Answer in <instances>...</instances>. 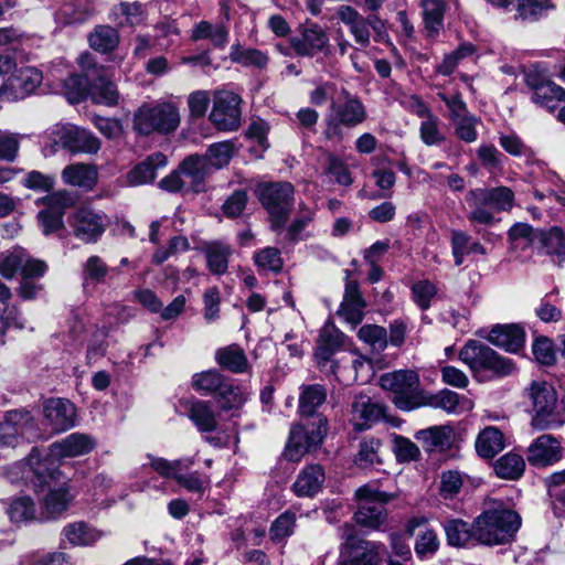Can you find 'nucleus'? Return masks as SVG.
I'll list each match as a JSON object with an SVG mask.
<instances>
[{
	"label": "nucleus",
	"mask_w": 565,
	"mask_h": 565,
	"mask_svg": "<svg viewBox=\"0 0 565 565\" xmlns=\"http://www.w3.org/2000/svg\"><path fill=\"white\" fill-rule=\"evenodd\" d=\"M521 525L522 518L515 510L493 501L476 518L477 544L490 547L511 544Z\"/></svg>",
	"instance_id": "nucleus-1"
},
{
	"label": "nucleus",
	"mask_w": 565,
	"mask_h": 565,
	"mask_svg": "<svg viewBox=\"0 0 565 565\" xmlns=\"http://www.w3.org/2000/svg\"><path fill=\"white\" fill-rule=\"evenodd\" d=\"M337 18L349 28L351 35L361 47H367L371 43L369 29V17H363L351 6H340L337 10Z\"/></svg>",
	"instance_id": "nucleus-22"
},
{
	"label": "nucleus",
	"mask_w": 565,
	"mask_h": 565,
	"mask_svg": "<svg viewBox=\"0 0 565 565\" xmlns=\"http://www.w3.org/2000/svg\"><path fill=\"white\" fill-rule=\"evenodd\" d=\"M179 168L188 182L189 192L200 193L205 191V180L213 172L200 154H191L184 158Z\"/></svg>",
	"instance_id": "nucleus-21"
},
{
	"label": "nucleus",
	"mask_w": 565,
	"mask_h": 565,
	"mask_svg": "<svg viewBox=\"0 0 565 565\" xmlns=\"http://www.w3.org/2000/svg\"><path fill=\"white\" fill-rule=\"evenodd\" d=\"M386 407L373 402L367 395H358L352 403L351 422L355 430L362 431L370 428L373 424L385 418Z\"/></svg>",
	"instance_id": "nucleus-20"
},
{
	"label": "nucleus",
	"mask_w": 565,
	"mask_h": 565,
	"mask_svg": "<svg viewBox=\"0 0 565 565\" xmlns=\"http://www.w3.org/2000/svg\"><path fill=\"white\" fill-rule=\"evenodd\" d=\"M447 543L455 547L477 544L476 519L470 524L461 519H448L443 524Z\"/></svg>",
	"instance_id": "nucleus-28"
},
{
	"label": "nucleus",
	"mask_w": 565,
	"mask_h": 565,
	"mask_svg": "<svg viewBox=\"0 0 565 565\" xmlns=\"http://www.w3.org/2000/svg\"><path fill=\"white\" fill-rule=\"evenodd\" d=\"M563 457L561 440L550 434H543L535 438L527 448L526 459L531 466L548 467Z\"/></svg>",
	"instance_id": "nucleus-14"
},
{
	"label": "nucleus",
	"mask_w": 565,
	"mask_h": 565,
	"mask_svg": "<svg viewBox=\"0 0 565 565\" xmlns=\"http://www.w3.org/2000/svg\"><path fill=\"white\" fill-rule=\"evenodd\" d=\"M192 40L209 39L214 46L224 47L228 40V30L223 24H211L207 21H201L194 25L191 34Z\"/></svg>",
	"instance_id": "nucleus-44"
},
{
	"label": "nucleus",
	"mask_w": 565,
	"mask_h": 565,
	"mask_svg": "<svg viewBox=\"0 0 565 565\" xmlns=\"http://www.w3.org/2000/svg\"><path fill=\"white\" fill-rule=\"evenodd\" d=\"M523 396L531 415V426L536 430L555 429L564 424L563 413L558 406V396L546 381H532L524 388Z\"/></svg>",
	"instance_id": "nucleus-2"
},
{
	"label": "nucleus",
	"mask_w": 565,
	"mask_h": 565,
	"mask_svg": "<svg viewBox=\"0 0 565 565\" xmlns=\"http://www.w3.org/2000/svg\"><path fill=\"white\" fill-rule=\"evenodd\" d=\"M382 440L367 436L362 438L354 462L361 468L374 467L383 463Z\"/></svg>",
	"instance_id": "nucleus-38"
},
{
	"label": "nucleus",
	"mask_w": 565,
	"mask_h": 565,
	"mask_svg": "<svg viewBox=\"0 0 565 565\" xmlns=\"http://www.w3.org/2000/svg\"><path fill=\"white\" fill-rule=\"evenodd\" d=\"M380 384L392 393V402L401 411L409 412L425 404V392L420 388L418 374L413 370L385 373L381 375Z\"/></svg>",
	"instance_id": "nucleus-3"
},
{
	"label": "nucleus",
	"mask_w": 565,
	"mask_h": 565,
	"mask_svg": "<svg viewBox=\"0 0 565 565\" xmlns=\"http://www.w3.org/2000/svg\"><path fill=\"white\" fill-rule=\"evenodd\" d=\"M327 434V418L318 415L306 425L291 428L285 455L289 460L297 461L312 447L320 445Z\"/></svg>",
	"instance_id": "nucleus-9"
},
{
	"label": "nucleus",
	"mask_w": 565,
	"mask_h": 565,
	"mask_svg": "<svg viewBox=\"0 0 565 565\" xmlns=\"http://www.w3.org/2000/svg\"><path fill=\"white\" fill-rule=\"evenodd\" d=\"M235 150V145L231 140L221 141L211 145L205 154L201 156L212 172L226 167Z\"/></svg>",
	"instance_id": "nucleus-43"
},
{
	"label": "nucleus",
	"mask_w": 565,
	"mask_h": 565,
	"mask_svg": "<svg viewBox=\"0 0 565 565\" xmlns=\"http://www.w3.org/2000/svg\"><path fill=\"white\" fill-rule=\"evenodd\" d=\"M358 337L374 352L384 351L388 344L387 330L377 324L362 326L358 331Z\"/></svg>",
	"instance_id": "nucleus-53"
},
{
	"label": "nucleus",
	"mask_w": 565,
	"mask_h": 565,
	"mask_svg": "<svg viewBox=\"0 0 565 565\" xmlns=\"http://www.w3.org/2000/svg\"><path fill=\"white\" fill-rule=\"evenodd\" d=\"M34 420L30 412L14 409L0 422V446H13L19 438H31Z\"/></svg>",
	"instance_id": "nucleus-12"
},
{
	"label": "nucleus",
	"mask_w": 565,
	"mask_h": 565,
	"mask_svg": "<svg viewBox=\"0 0 565 565\" xmlns=\"http://www.w3.org/2000/svg\"><path fill=\"white\" fill-rule=\"evenodd\" d=\"M342 102H331L327 116L326 137L342 138L341 127L354 128L366 119V109L361 99L347 89H342Z\"/></svg>",
	"instance_id": "nucleus-6"
},
{
	"label": "nucleus",
	"mask_w": 565,
	"mask_h": 565,
	"mask_svg": "<svg viewBox=\"0 0 565 565\" xmlns=\"http://www.w3.org/2000/svg\"><path fill=\"white\" fill-rule=\"evenodd\" d=\"M241 97L231 90H216L210 113L211 122L221 131H235L241 126Z\"/></svg>",
	"instance_id": "nucleus-11"
},
{
	"label": "nucleus",
	"mask_w": 565,
	"mask_h": 565,
	"mask_svg": "<svg viewBox=\"0 0 565 565\" xmlns=\"http://www.w3.org/2000/svg\"><path fill=\"white\" fill-rule=\"evenodd\" d=\"M61 177L65 184L92 190L97 184L98 171L93 164L74 163L66 166Z\"/></svg>",
	"instance_id": "nucleus-29"
},
{
	"label": "nucleus",
	"mask_w": 565,
	"mask_h": 565,
	"mask_svg": "<svg viewBox=\"0 0 565 565\" xmlns=\"http://www.w3.org/2000/svg\"><path fill=\"white\" fill-rule=\"evenodd\" d=\"M424 406H434L441 408L447 413H456L460 403V396L458 393L450 390H441L435 395L424 394Z\"/></svg>",
	"instance_id": "nucleus-61"
},
{
	"label": "nucleus",
	"mask_w": 565,
	"mask_h": 565,
	"mask_svg": "<svg viewBox=\"0 0 565 565\" xmlns=\"http://www.w3.org/2000/svg\"><path fill=\"white\" fill-rule=\"evenodd\" d=\"M49 459H42L38 449H33L25 461L13 465L8 470V478L11 482L18 481L19 478L25 483L32 484L35 491L49 486L55 470L50 467Z\"/></svg>",
	"instance_id": "nucleus-10"
},
{
	"label": "nucleus",
	"mask_w": 565,
	"mask_h": 565,
	"mask_svg": "<svg viewBox=\"0 0 565 565\" xmlns=\"http://www.w3.org/2000/svg\"><path fill=\"white\" fill-rule=\"evenodd\" d=\"M458 358L473 374L490 372L497 376H507L512 374L515 369L512 360L500 355L478 340H469L460 349Z\"/></svg>",
	"instance_id": "nucleus-5"
},
{
	"label": "nucleus",
	"mask_w": 565,
	"mask_h": 565,
	"mask_svg": "<svg viewBox=\"0 0 565 565\" xmlns=\"http://www.w3.org/2000/svg\"><path fill=\"white\" fill-rule=\"evenodd\" d=\"M225 380L226 376L217 370H207L193 374L191 384L196 392L215 396Z\"/></svg>",
	"instance_id": "nucleus-48"
},
{
	"label": "nucleus",
	"mask_w": 565,
	"mask_h": 565,
	"mask_svg": "<svg viewBox=\"0 0 565 565\" xmlns=\"http://www.w3.org/2000/svg\"><path fill=\"white\" fill-rule=\"evenodd\" d=\"M24 253V248L14 247L11 250L0 254V275L3 278L11 279L18 271H21Z\"/></svg>",
	"instance_id": "nucleus-60"
},
{
	"label": "nucleus",
	"mask_w": 565,
	"mask_h": 565,
	"mask_svg": "<svg viewBox=\"0 0 565 565\" xmlns=\"http://www.w3.org/2000/svg\"><path fill=\"white\" fill-rule=\"evenodd\" d=\"M352 526H343L345 543L341 547L340 565H381L385 545L381 542L356 539Z\"/></svg>",
	"instance_id": "nucleus-8"
},
{
	"label": "nucleus",
	"mask_w": 565,
	"mask_h": 565,
	"mask_svg": "<svg viewBox=\"0 0 565 565\" xmlns=\"http://www.w3.org/2000/svg\"><path fill=\"white\" fill-rule=\"evenodd\" d=\"M68 223L73 226L76 237L86 243L96 241L104 231L98 214H71Z\"/></svg>",
	"instance_id": "nucleus-33"
},
{
	"label": "nucleus",
	"mask_w": 565,
	"mask_h": 565,
	"mask_svg": "<svg viewBox=\"0 0 565 565\" xmlns=\"http://www.w3.org/2000/svg\"><path fill=\"white\" fill-rule=\"evenodd\" d=\"M438 548L439 540L434 530L426 529L417 534L414 550L419 558L431 557Z\"/></svg>",
	"instance_id": "nucleus-63"
},
{
	"label": "nucleus",
	"mask_w": 565,
	"mask_h": 565,
	"mask_svg": "<svg viewBox=\"0 0 565 565\" xmlns=\"http://www.w3.org/2000/svg\"><path fill=\"white\" fill-rule=\"evenodd\" d=\"M166 164L167 157L162 152L151 153L127 173V182L130 185L152 182L157 175V170L166 167Z\"/></svg>",
	"instance_id": "nucleus-27"
},
{
	"label": "nucleus",
	"mask_w": 565,
	"mask_h": 565,
	"mask_svg": "<svg viewBox=\"0 0 565 565\" xmlns=\"http://www.w3.org/2000/svg\"><path fill=\"white\" fill-rule=\"evenodd\" d=\"M504 437L501 430L497 427H486L476 439V450L482 458H493L503 450Z\"/></svg>",
	"instance_id": "nucleus-36"
},
{
	"label": "nucleus",
	"mask_w": 565,
	"mask_h": 565,
	"mask_svg": "<svg viewBox=\"0 0 565 565\" xmlns=\"http://www.w3.org/2000/svg\"><path fill=\"white\" fill-rule=\"evenodd\" d=\"M10 520L15 523L39 520L35 504L29 497H20L12 501L8 509Z\"/></svg>",
	"instance_id": "nucleus-58"
},
{
	"label": "nucleus",
	"mask_w": 565,
	"mask_h": 565,
	"mask_svg": "<svg viewBox=\"0 0 565 565\" xmlns=\"http://www.w3.org/2000/svg\"><path fill=\"white\" fill-rule=\"evenodd\" d=\"M488 340L509 352H518L524 345L525 332L519 324H498L490 330Z\"/></svg>",
	"instance_id": "nucleus-24"
},
{
	"label": "nucleus",
	"mask_w": 565,
	"mask_h": 565,
	"mask_svg": "<svg viewBox=\"0 0 565 565\" xmlns=\"http://www.w3.org/2000/svg\"><path fill=\"white\" fill-rule=\"evenodd\" d=\"M206 259V267L211 274L224 275L228 269V260L233 254L232 247L220 241L207 242L201 247Z\"/></svg>",
	"instance_id": "nucleus-26"
},
{
	"label": "nucleus",
	"mask_w": 565,
	"mask_h": 565,
	"mask_svg": "<svg viewBox=\"0 0 565 565\" xmlns=\"http://www.w3.org/2000/svg\"><path fill=\"white\" fill-rule=\"evenodd\" d=\"M214 397L223 411H232L239 408L247 401L248 393L226 377Z\"/></svg>",
	"instance_id": "nucleus-39"
},
{
	"label": "nucleus",
	"mask_w": 565,
	"mask_h": 565,
	"mask_svg": "<svg viewBox=\"0 0 565 565\" xmlns=\"http://www.w3.org/2000/svg\"><path fill=\"white\" fill-rule=\"evenodd\" d=\"M189 417L200 431H213L217 426L215 414L206 401L192 403L189 408Z\"/></svg>",
	"instance_id": "nucleus-46"
},
{
	"label": "nucleus",
	"mask_w": 565,
	"mask_h": 565,
	"mask_svg": "<svg viewBox=\"0 0 565 565\" xmlns=\"http://www.w3.org/2000/svg\"><path fill=\"white\" fill-rule=\"evenodd\" d=\"M150 467L163 478H175L181 471L189 470L194 465V459L186 457L169 461L162 457L148 455Z\"/></svg>",
	"instance_id": "nucleus-45"
},
{
	"label": "nucleus",
	"mask_w": 565,
	"mask_h": 565,
	"mask_svg": "<svg viewBox=\"0 0 565 565\" xmlns=\"http://www.w3.org/2000/svg\"><path fill=\"white\" fill-rule=\"evenodd\" d=\"M343 341L344 334L333 323H326L320 330L315 353L318 362L329 361L333 352L343 344Z\"/></svg>",
	"instance_id": "nucleus-32"
},
{
	"label": "nucleus",
	"mask_w": 565,
	"mask_h": 565,
	"mask_svg": "<svg viewBox=\"0 0 565 565\" xmlns=\"http://www.w3.org/2000/svg\"><path fill=\"white\" fill-rule=\"evenodd\" d=\"M57 137V142L74 153L95 154L100 149V140L94 134L73 125L62 126Z\"/></svg>",
	"instance_id": "nucleus-16"
},
{
	"label": "nucleus",
	"mask_w": 565,
	"mask_h": 565,
	"mask_svg": "<svg viewBox=\"0 0 565 565\" xmlns=\"http://www.w3.org/2000/svg\"><path fill=\"white\" fill-rule=\"evenodd\" d=\"M467 202L471 207H491L499 211H510L514 206V193L508 186H497L491 189H475L467 196Z\"/></svg>",
	"instance_id": "nucleus-17"
},
{
	"label": "nucleus",
	"mask_w": 565,
	"mask_h": 565,
	"mask_svg": "<svg viewBox=\"0 0 565 565\" xmlns=\"http://www.w3.org/2000/svg\"><path fill=\"white\" fill-rule=\"evenodd\" d=\"M525 469V461L521 455L509 452L495 461V473L503 479L515 480Z\"/></svg>",
	"instance_id": "nucleus-49"
},
{
	"label": "nucleus",
	"mask_w": 565,
	"mask_h": 565,
	"mask_svg": "<svg viewBox=\"0 0 565 565\" xmlns=\"http://www.w3.org/2000/svg\"><path fill=\"white\" fill-rule=\"evenodd\" d=\"M296 526V513L285 511L271 524L269 534L274 542H280L294 533Z\"/></svg>",
	"instance_id": "nucleus-62"
},
{
	"label": "nucleus",
	"mask_w": 565,
	"mask_h": 565,
	"mask_svg": "<svg viewBox=\"0 0 565 565\" xmlns=\"http://www.w3.org/2000/svg\"><path fill=\"white\" fill-rule=\"evenodd\" d=\"M180 125L179 108L169 102L143 104L134 114L132 127L139 135L170 134Z\"/></svg>",
	"instance_id": "nucleus-4"
},
{
	"label": "nucleus",
	"mask_w": 565,
	"mask_h": 565,
	"mask_svg": "<svg viewBox=\"0 0 565 565\" xmlns=\"http://www.w3.org/2000/svg\"><path fill=\"white\" fill-rule=\"evenodd\" d=\"M454 430L448 425L431 426L415 434V438L423 445L426 451L448 447L452 440Z\"/></svg>",
	"instance_id": "nucleus-35"
},
{
	"label": "nucleus",
	"mask_w": 565,
	"mask_h": 565,
	"mask_svg": "<svg viewBox=\"0 0 565 565\" xmlns=\"http://www.w3.org/2000/svg\"><path fill=\"white\" fill-rule=\"evenodd\" d=\"M439 479V494L444 500L455 499L466 482V476L458 470L443 471Z\"/></svg>",
	"instance_id": "nucleus-54"
},
{
	"label": "nucleus",
	"mask_w": 565,
	"mask_h": 565,
	"mask_svg": "<svg viewBox=\"0 0 565 565\" xmlns=\"http://www.w3.org/2000/svg\"><path fill=\"white\" fill-rule=\"evenodd\" d=\"M44 425L54 434L75 426L76 408L68 399L50 398L43 406Z\"/></svg>",
	"instance_id": "nucleus-13"
},
{
	"label": "nucleus",
	"mask_w": 565,
	"mask_h": 565,
	"mask_svg": "<svg viewBox=\"0 0 565 565\" xmlns=\"http://www.w3.org/2000/svg\"><path fill=\"white\" fill-rule=\"evenodd\" d=\"M230 57L243 66L263 68L268 63V56L264 52L256 49H244L239 44L232 45Z\"/></svg>",
	"instance_id": "nucleus-55"
},
{
	"label": "nucleus",
	"mask_w": 565,
	"mask_h": 565,
	"mask_svg": "<svg viewBox=\"0 0 565 565\" xmlns=\"http://www.w3.org/2000/svg\"><path fill=\"white\" fill-rule=\"evenodd\" d=\"M72 497L64 487L50 490L43 500V511L39 515V520H47L55 518L68 507Z\"/></svg>",
	"instance_id": "nucleus-42"
},
{
	"label": "nucleus",
	"mask_w": 565,
	"mask_h": 565,
	"mask_svg": "<svg viewBox=\"0 0 565 565\" xmlns=\"http://www.w3.org/2000/svg\"><path fill=\"white\" fill-rule=\"evenodd\" d=\"M63 535L72 545L78 546L90 545L99 539L98 532L83 522L66 525Z\"/></svg>",
	"instance_id": "nucleus-51"
},
{
	"label": "nucleus",
	"mask_w": 565,
	"mask_h": 565,
	"mask_svg": "<svg viewBox=\"0 0 565 565\" xmlns=\"http://www.w3.org/2000/svg\"><path fill=\"white\" fill-rule=\"evenodd\" d=\"M77 201V193L68 190L52 192L44 198L49 212H62L66 209H72Z\"/></svg>",
	"instance_id": "nucleus-64"
},
{
	"label": "nucleus",
	"mask_w": 565,
	"mask_h": 565,
	"mask_svg": "<svg viewBox=\"0 0 565 565\" xmlns=\"http://www.w3.org/2000/svg\"><path fill=\"white\" fill-rule=\"evenodd\" d=\"M96 447L95 439L83 433H73L55 441L49 447V457L53 460L81 457L89 454Z\"/></svg>",
	"instance_id": "nucleus-18"
},
{
	"label": "nucleus",
	"mask_w": 565,
	"mask_h": 565,
	"mask_svg": "<svg viewBox=\"0 0 565 565\" xmlns=\"http://www.w3.org/2000/svg\"><path fill=\"white\" fill-rule=\"evenodd\" d=\"M254 263L259 271L280 273L284 267L280 250L276 247H265L254 254Z\"/></svg>",
	"instance_id": "nucleus-56"
},
{
	"label": "nucleus",
	"mask_w": 565,
	"mask_h": 565,
	"mask_svg": "<svg viewBox=\"0 0 565 565\" xmlns=\"http://www.w3.org/2000/svg\"><path fill=\"white\" fill-rule=\"evenodd\" d=\"M355 500L358 502V511L354 513L356 523L370 530H381L387 519L385 505L391 500V495L379 491L373 484H364L356 489Z\"/></svg>",
	"instance_id": "nucleus-7"
},
{
	"label": "nucleus",
	"mask_w": 565,
	"mask_h": 565,
	"mask_svg": "<svg viewBox=\"0 0 565 565\" xmlns=\"http://www.w3.org/2000/svg\"><path fill=\"white\" fill-rule=\"evenodd\" d=\"M93 50L107 53L113 51L119 43V35L111 26H97L88 38Z\"/></svg>",
	"instance_id": "nucleus-50"
},
{
	"label": "nucleus",
	"mask_w": 565,
	"mask_h": 565,
	"mask_svg": "<svg viewBox=\"0 0 565 565\" xmlns=\"http://www.w3.org/2000/svg\"><path fill=\"white\" fill-rule=\"evenodd\" d=\"M295 53L300 56H313L329 45L327 32L317 23L307 22L299 29V35L290 40Z\"/></svg>",
	"instance_id": "nucleus-15"
},
{
	"label": "nucleus",
	"mask_w": 565,
	"mask_h": 565,
	"mask_svg": "<svg viewBox=\"0 0 565 565\" xmlns=\"http://www.w3.org/2000/svg\"><path fill=\"white\" fill-rule=\"evenodd\" d=\"M426 36L436 39L444 28L446 3L444 0H420Z\"/></svg>",
	"instance_id": "nucleus-31"
},
{
	"label": "nucleus",
	"mask_w": 565,
	"mask_h": 565,
	"mask_svg": "<svg viewBox=\"0 0 565 565\" xmlns=\"http://www.w3.org/2000/svg\"><path fill=\"white\" fill-rule=\"evenodd\" d=\"M42 79V73L35 67H21L9 78L7 89L11 92L13 98L21 99L32 94Z\"/></svg>",
	"instance_id": "nucleus-23"
},
{
	"label": "nucleus",
	"mask_w": 565,
	"mask_h": 565,
	"mask_svg": "<svg viewBox=\"0 0 565 565\" xmlns=\"http://www.w3.org/2000/svg\"><path fill=\"white\" fill-rule=\"evenodd\" d=\"M92 79L82 74L70 75L64 83V93L67 100L77 104L89 96Z\"/></svg>",
	"instance_id": "nucleus-52"
},
{
	"label": "nucleus",
	"mask_w": 565,
	"mask_h": 565,
	"mask_svg": "<svg viewBox=\"0 0 565 565\" xmlns=\"http://www.w3.org/2000/svg\"><path fill=\"white\" fill-rule=\"evenodd\" d=\"M326 480L324 470L320 465L306 466L292 484L297 497H313L322 488Z\"/></svg>",
	"instance_id": "nucleus-25"
},
{
	"label": "nucleus",
	"mask_w": 565,
	"mask_h": 565,
	"mask_svg": "<svg viewBox=\"0 0 565 565\" xmlns=\"http://www.w3.org/2000/svg\"><path fill=\"white\" fill-rule=\"evenodd\" d=\"M217 364L233 373H243L248 367V361L244 350L237 344H231L216 350Z\"/></svg>",
	"instance_id": "nucleus-37"
},
{
	"label": "nucleus",
	"mask_w": 565,
	"mask_h": 565,
	"mask_svg": "<svg viewBox=\"0 0 565 565\" xmlns=\"http://www.w3.org/2000/svg\"><path fill=\"white\" fill-rule=\"evenodd\" d=\"M323 171L326 175L339 185L349 186L353 183L349 166L334 153L328 152L326 154Z\"/></svg>",
	"instance_id": "nucleus-47"
},
{
	"label": "nucleus",
	"mask_w": 565,
	"mask_h": 565,
	"mask_svg": "<svg viewBox=\"0 0 565 565\" xmlns=\"http://www.w3.org/2000/svg\"><path fill=\"white\" fill-rule=\"evenodd\" d=\"M439 125L440 119L434 114L422 119L419 125V138L424 145L431 147L445 142L446 137L440 130Z\"/></svg>",
	"instance_id": "nucleus-57"
},
{
	"label": "nucleus",
	"mask_w": 565,
	"mask_h": 565,
	"mask_svg": "<svg viewBox=\"0 0 565 565\" xmlns=\"http://www.w3.org/2000/svg\"><path fill=\"white\" fill-rule=\"evenodd\" d=\"M532 100L548 110H554L558 102L565 100V89L554 82L545 84L540 93H533Z\"/></svg>",
	"instance_id": "nucleus-59"
},
{
	"label": "nucleus",
	"mask_w": 565,
	"mask_h": 565,
	"mask_svg": "<svg viewBox=\"0 0 565 565\" xmlns=\"http://www.w3.org/2000/svg\"><path fill=\"white\" fill-rule=\"evenodd\" d=\"M327 390L320 384L302 385L299 393L298 411L302 416L312 417L316 415L317 409L326 402Z\"/></svg>",
	"instance_id": "nucleus-34"
},
{
	"label": "nucleus",
	"mask_w": 565,
	"mask_h": 565,
	"mask_svg": "<svg viewBox=\"0 0 565 565\" xmlns=\"http://www.w3.org/2000/svg\"><path fill=\"white\" fill-rule=\"evenodd\" d=\"M89 97L93 103L115 107L119 104L120 94L116 84L110 81L108 71L92 79Z\"/></svg>",
	"instance_id": "nucleus-30"
},
{
	"label": "nucleus",
	"mask_w": 565,
	"mask_h": 565,
	"mask_svg": "<svg viewBox=\"0 0 565 565\" xmlns=\"http://www.w3.org/2000/svg\"><path fill=\"white\" fill-rule=\"evenodd\" d=\"M109 274V267L107 264L97 255H93L87 258L82 267V284L86 290L89 287L104 284Z\"/></svg>",
	"instance_id": "nucleus-40"
},
{
	"label": "nucleus",
	"mask_w": 565,
	"mask_h": 565,
	"mask_svg": "<svg viewBox=\"0 0 565 565\" xmlns=\"http://www.w3.org/2000/svg\"><path fill=\"white\" fill-rule=\"evenodd\" d=\"M290 214H270V228L278 235L286 233L287 238L294 239L311 221L308 216H297L292 220Z\"/></svg>",
	"instance_id": "nucleus-41"
},
{
	"label": "nucleus",
	"mask_w": 565,
	"mask_h": 565,
	"mask_svg": "<svg viewBox=\"0 0 565 565\" xmlns=\"http://www.w3.org/2000/svg\"><path fill=\"white\" fill-rule=\"evenodd\" d=\"M255 193L265 209L287 212L294 198V186L289 182L262 183Z\"/></svg>",
	"instance_id": "nucleus-19"
}]
</instances>
